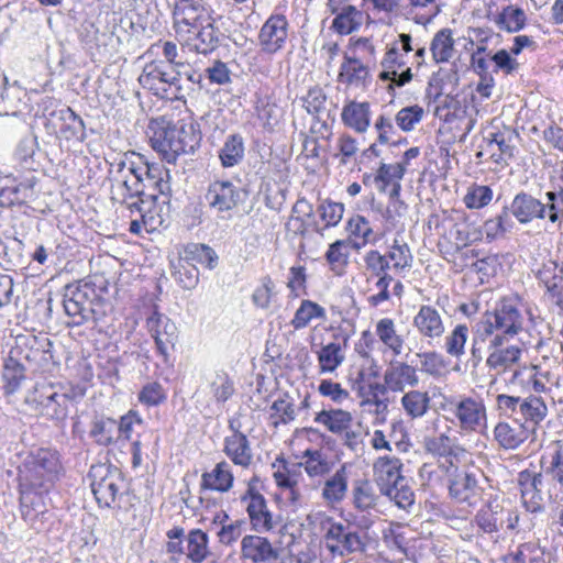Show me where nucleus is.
Listing matches in <instances>:
<instances>
[{"label": "nucleus", "mask_w": 563, "mask_h": 563, "mask_svg": "<svg viewBox=\"0 0 563 563\" xmlns=\"http://www.w3.org/2000/svg\"><path fill=\"white\" fill-rule=\"evenodd\" d=\"M139 162L126 157L118 163L117 175L112 179L111 199L126 205L130 213L142 212L145 206L152 207L158 195L172 194L170 172L161 164L143 162V156L132 153Z\"/></svg>", "instance_id": "f257e3e1"}, {"label": "nucleus", "mask_w": 563, "mask_h": 563, "mask_svg": "<svg viewBox=\"0 0 563 563\" xmlns=\"http://www.w3.org/2000/svg\"><path fill=\"white\" fill-rule=\"evenodd\" d=\"M523 314L510 298L497 301L472 324L470 362L477 367L483 361V345H505L523 329Z\"/></svg>", "instance_id": "f03ea898"}, {"label": "nucleus", "mask_w": 563, "mask_h": 563, "mask_svg": "<svg viewBox=\"0 0 563 563\" xmlns=\"http://www.w3.org/2000/svg\"><path fill=\"white\" fill-rule=\"evenodd\" d=\"M104 292L107 280L102 276L78 280L65 287L63 306L75 325L97 322L106 314Z\"/></svg>", "instance_id": "7ed1b4c3"}, {"label": "nucleus", "mask_w": 563, "mask_h": 563, "mask_svg": "<svg viewBox=\"0 0 563 563\" xmlns=\"http://www.w3.org/2000/svg\"><path fill=\"white\" fill-rule=\"evenodd\" d=\"M150 130L153 150L169 164L181 154L194 153L200 143V134L192 124L172 125L162 120L152 122Z\"/></svg>", "instance_id": "20e7f679"}, {"label": "nucleus", "mask_w": 563, "mask_h": 563, "mask_svg": "<svg viewBox=\"0 0 563 563\" xmlns=\"http://www.w3.org/2000/svg\"><path fill=\"white\" fill-rule=\"evenodd\" d=\"M82 388L66 389L59 384L42 382L35 384L25 397L26 405L38 416L63 422L68 417L69 404L84 397Z\"/></svg>", "instance_id": "39448f33"}, {"label": "nucleus", "mask_w": 563, "mask_h": 563, "mask_svg": "<svg viewBox=\"0 0 563 563\" xmlns=\"http://www.w3.org/2000/svg\"><path fill=\"white\" fill-rule=\"evenodd\" d=\"M509 207L514 218L521 224H528L534 219H548L550 223L561 228L563 222V189L545 192L544 200L521 191L514 197Z\"/></svg>", "instance_id": "423d86ee"}, {"label": "nucleus", "mask_w": 563, "mask_h": 563, "mask_svg": "<svg viewBox=\"0 0 563 563\" xmlns=\"http://www.w3.org/2000/svg\"><path fill=\"white\" fill-rule=\"evenodd\" d=\"M167 542L164 563H180L186 558L191 563H202L212 553L209 537L201 529H191L187 534L183 527H173L166 532Z\"/></svg>", "instance_id": "0eeeda50"}, {"label": "nucleus", "mask_w": 563, "mask_h": 563, "mask_svg": "<svg viewBox=\"0 0 563 563\" xmlns=\"http://www.w3.org/2000/svg\"><path fill=\"white\" fill-rule=\"evenodd\" d=\"M496 408L500 416L527 424L530 432H534L548 416L544 399L537 395L520 397L499 394L496 397Z\"/></svg>", "instance_id": "6e6552de"}, {"label": "nucleus", "mask_w": 563, "mask_h": 563, "mask_svg": "<svg viewBox=\"0 0 563 563\" xmlns=\"http://www.w3.org/2000/svg\"><path fill=\"white\" fill-rule=\"evenodd\" d=\"M89 477L92 494L100 507L110 508L117 498L122 496L121 490L125 483L118 468H111L106 464L96 465L90 468Z\"/></svg>", "instance_id": "1a4fd4ad"}, {"label": "nucleus", "mask_w": 563, "mask_h": 563, "mask_svg": "<svg viewBox=\"0 0 563 563\" xmlns=\"http://www.w3.org/2000/svg\"><path fill=\"white\" fill-rule=\"evenodd\" d=\"M59 467V459L55 452L48 449H38L25 461L21 474L32 488H41L45 483L53 481Z\"/></svg>", "instance_id": "9d476101"}, {"label": "nucleus", "mask_w": 563, "mask_h": 563, "mask_svg": "<svg viewBox=\"0 0 563 563\" xmlns=\"http://www.w3.org/2000/svg\"><path fill=\"white\" fill-rule=\"evenodd\" d=\"M449 405L463 431L475 432L486 427L487 409L481 397L460 396L451 399Z\"/></svg>", "instance_id": "9b49d317"}, {"label": "nucleus", "mask_w": 563, "mask_h": 563, "mask_svg": "<svg viewBox=\"0 0 563 563\" xmlns=\"http://www.w3.org/2000/svg\"><path fill=\"white\" fill-rule=\"evenodd\" d=\"M475 520L485 533H507L517 528L519 515L516 510L490 503L477 512Z\"/></svg>", "instance_id": "f8f14e48"}, {"label": "nucleus", "mask_w": 563, "mask_h": 563, "mask_svg": "<svg viewBox=\"0 0 563 563\" xmlns=\"http://www.w3.org/2000/svg\"><path fill=\"white\" fill-rule=\"evenodd\" d=\"M324 541L327 549L333 555L344 556L365 550V543L358 532L351 530L347 526L330 520L324 533Z\"/></svg>", "instance_id": "ddd939ff"}, {"label": "nucleus", "mask_w": 563, "mask_h": 563, "mask_svg": "<svg viewBox=\"0 0 563 563\" xmlns=\"http://www.w3.org/2000/svg\"><path fill=\"white\" fill-rule=\"evenodd\" d=\"M174 64L164 60H154L146 64L139 81L143 88L148 89L161 98L168 97V91L175 85Z\"/></svg>", "instance_id": "4468645a"}, {"label": "nucleus", "mask_w": 563, "mask_h": 563, "mask_svg": "<svg viewBox=\"0 0 563 563\" xmlns=\"http://www.w3.org/2000/svg\"><path fill=\"white\" fill-rule=\"evenodd\" d=\"M241 501L245 505L253 530L264 533L277 527L278 519L269 511L265 497L254 488L250 487Z\"/></svg>", "instance_id": "2eb2a0df"}, {"label": "nucleus", "mask_w": 563, "mask_h": 563, "mask_svg": "<svg viewBox=\"0 0 563 563\" xmlns=\"http://www.w3.org/2000/svg\"><path fill=\"white\" fill-rule=\"evenodd\" d=\"M208 207L218 212H229L241 202V190L230 180H214L205 194Z\"/></svg>", "instance_id": "dca6fc26"}, {"label": "nucleus", "mask_w": 563, "mask_h": 563, "mask_svg": "<svg viewBox=\"0 0 563 563\" xmlns=\"http://www.w3.org/2000/svg\"><path fill=\"white\" fill-rule=\"evenodd\" d=\"M412 327L429 343L439 341L445 333L443 314L432 305H421L412 318Z\"/></svg>", "instance_id": "f3484780"}, {"label": "nucleus", "mask_w": 563, "mask_h": 563, "mask_svg": "<svg viewBox=\"0 0 563 563\" xmlns=\"http://www.w3.org/2000/svg\"><path fill=\"white\" fill-rule=\"evenodd\" d=\"M146 327L155 340L163 361L168 363V347L173 346L177 339L176 324L167 316L153 311L146 320Z\"/></svg>", "instance_id": "a211bd4d"}, {"label": "nucleus", "mask_w": 563, "mask_h": 563, "mask_svg": "<svg viewBox=\"0 0 563 563\" xmlns=\"http://www.w3.org/2000/svg\"><path fill=\"white\" fill-rule=\"evenodd\" d=\"M406 65L404 54L399 53V47L393 46L385 55L382 67L383 70L379 74V79L383 81H389L387 90L391 93L395 87H402L412 79V73L409 67L401 70Z\"/></svg>", "instance_id": "6ab92c4d"}, {"label": "nucleus", "mask_w": 563, "mask_h": 563, "mask_svg": "<svg viewBox=\"0 0 563 563\" xmlns=\"http://www.w3.org/2000/svg\"><path fill=\"white\" fill-rule=\"evenodd\" d=\"M229 429L231 434L223 440V452L234 465L247 468L253 462L251 443L233 421H230Z\"/></svg>", "instance_id": "aec40b11"}, {"label": "nucleus", "mask_w": 563, "mask_h": 563, "mask_svg": "<svg viewBox=\"0 0 563 563\" xmlns=\"http://www.w3.org/2000/svg\"><path fill=\"white\" fill-rule=\"evenodd\" d=\"M384 382L393 393L416 388L420 383L418 368L404 361H393L384 373Z\"/></svg>", "instance_id": "412c9836"}, {"label": "nucleus", "mask_w": 563, "mask_h": 563, "mask_svg": "<svg viewBox=\"0 0 563 563\" xmlns=\"http://www.w3.org/2000/svg\"><path fill=\"white\" fill-rule=\"evenodd\" d=\"M241 554L253 563H275L279 560L280 550L265 537L247 534L241 541Z\"/></svg>", "instance_id": "4be33fe9"}, {"label": "nucleus", "mask_w": 563, "mask_h": 563, "mask_svg": "<svg viewBox=\"0 0 563 563\" xmlns=\"http://www.w3.org/2000/svg\"><path fill=\"white\" fill-rule=\"evenodd\" d=\"M406 174L404 164L382 162L375 173V187L380 194L388 195L393 201H399L401 180Z\"/></svg>", "instance_id": "5701e85b"}, {"label": "nucleus", "mask_w": 563, "mask_h": 563, "mask_svg": "<svg viewBox=\"0 0 563 563\" xmlns=\"http://www.w3.org/2000/svg\"><path fill=\"white\" fill-rule=\"evenodd\" d=\"M401 2L402 0H362L367 25L371 23L395 25L400 18Z\"/></svg>", "instance_id": "b1692460"}, {"label": "nucleus", "mask_w": 563, "mask_h": 563, "mask_svg": "<svg viewBox=\"0 0 563 563\" xmlns=\"http://www.w3.org/2000/svg\"><path fill=\"white\" fill-rule=\"evenodd\" d=\"M401 468L402 463L396 456L385 455L376 460L374 463V475L380 493L396 485L400 479L406 478L401 474Z\"/></svg>", "instance_id": "393cba45"}, {"label": "nucleus", "mask_w": 563, "mask_h": 563, "mask_svg": "<svg viewBox=\"0 0 563 563\" xmlns=\"http://www.w3.org/2000/svg\"><path fill=\"white\" fill-rule=\"evenodd\" d=\"M347 488L349 471L347 466L342 464L334 474L324 481L321 497L328 506L334 507L345 499Z\"/></svg>", "instance_id": "a878e982"}, {"label": "nucleus", "mask_w": 563, "mask_h": 563, "mask_svg": "<svg viewBox=\"0 0 563 563\" xmlns=\"http://www.w3.org/2000/svg\"><path fill=\"white\" fill-rule=\"evenodd\" d=\"M371 118L369 102L349 101L342 108L341 120L343 124L356 133H365L368 130Z\"/></svg>", "instance_id": "bb28decb"}, {"label": "nucleus", "mask_w": 563, "mask_h": 563, "mask_svg": "<svg viewBox=\"0 0 563 563\" xmlns=\"http://www.w3.org/2000/svg\"><path fill=\"white\" fill-rule=\"evenodd\" d=\"M494 439L505 450H515L519 448L531 433L529 427L521 422L500 421L494 428Z\"/></svg>", "instance_id": "cd10ccee"}, {"label": "nucleus", "mask_w": 563, "mask_h": 563, "mask_svg": "<svg viewBox=\"0 0 563 563\" xmlns=\"http://www.w3.org/2000/svg\"><path fill=\"white\" fill-rule=\"evenodd\" d=\"M46 506L40 494L33 492L22 493L21 514L24 521L33 529L40 531L44 528Z\"/></svg>", "instance_id": "c85d7f7f"}, {"label": "nucleus", "mask_w": 563, "mask_h": 563, "mask_svg": "<svg viewBox=\"0 0 563 563\" xmlns=\"http://www.w3.org/2000/svg\"><path fill=\"white\" fill-rule=\"evenodd\" d=\"M198 9L191 0H179L174 10V25L177 33L201 35L202 32L197 24Z\"/></svg>", "instance_id": "c756f323"}, {"label": "nucleus", "mask_w": 563, "mask_h": 563, "mask_svg": "<svg viewBox=\"0 0 563 563\" xmlns=\"http://www.w3.org/2000/svg\"><path fill=\"white\" fill-rule=\"evenodd\" d=\"M489 355L486 358V365L497 374L504 373L514 366L521 357L522 350L518 345H497L489 346Z\"/></svg>", "instance_id": "7c9ffc66"}, {"label": "nucleus", "mask_w": 563, "mask_h": 563, "mask_svg": "<svg viewBox=\"0 0 563 563\" xmlns=\"http://www.w3.org/2000/svg\"><path fill=\"white\" fill-rule=\"evenodd\" d=\"M52 115L63 122L60 135L67 141L82 142L86 139V126L82 119L69 107L53 111Z\"/></svg>", "instance_id": "2f4dec72"}, {"label": "nucleus", "mask_w": 563, "mask_h": 563, "mask_svg": "<svg viewBox=\"0 0 563 563\" xmlns=\"http://www.w3.org/2000/svg\"><path fill=\"white\" fill-rule=\"evenodd\" d=\"M234 482L231 465L227 461L216 464L211 472H206L201 476V488L217 490L220 493L229 492Z\"/></svg>", "instance_id": "473e14b6"}, {"label": "nucleus", "mask_w": 563, "mask_h": 563, "mask_svg": "<svg viewBox=\"0 0 563 563\" xmlns=\"http://www.w3.org/2000/svg\"><path fill=\"white\" fill-rule=\"evenodd\" d=\"M375 333L379 341L388 349L394 356L402 354L405 338L398 333L396 323L391 318H382L375 325Z\"/></svg>", "instance_id": "72a5a7b5"}, {"label": "nucleus", "mask_w": 563, "mask_h": 563, "mask_svg": "<svg viewBox=\"0 0 563 563\" xmlns=\"http://www.w3.org/2000/svg\"><path fill=\"white\" fill-rule=\"evenodd\" d=\"M449 490L456 501L471 504L477 495V479L472 473L456 472L450 481Z\"/></svg>", "instance_id": "f704fd0d"}, {"label": "nucleus", "mask_w": 563, "mask_h": 563, "mask_svg": "<svg viewBox=\"0 0 563 563\" xmlns=\"http://www.w3.org/2000/svg\"><path fill=\"white\" fill-rule=\"evenodd\" d=\"M335 13L336 16L333 20L332 27L340 35H349L358 31L366 19L364 10H358L354 5L343 7L340 12L338 10Z\"/></svg>", "instance_id": "c9c22d12"}, {"label": "nucleus", "mask_w": 563, "mask_h": 563, "mask_svg": "<svg viewBox=\"0 0 563 563\" xmlns=\"http://www.w3.org/2000/svg\"><path fill=\"white\" fill-rule=\"evenodd\" d=\"M431 398L427 391L411 389L400 399L401 407L410 419L422 418L430 409Z\"/></svg>", "instance_id": "e433bc0d"}, {"label": "nucleus", "mask_w": 563, "mask_h": 563, "mask_svg": "<svg viewBox=\"0 0 563 563\" xmlns=\"http://www.w3.org/2000/svg\"><path fill=\"white\" fill-rule=\"evenodd\" d=\"M244 154V140L240 134L234 133L227 136L219 151V158L221 165L228 168L239 165L243 161Z\"/></svg>", "instance_id": "4c0bfd02"}, {"label": "nucleus", "mask_w": 563, "mask_h": 563, "mask_svg": "<svg viewBox=\"0 0 563 563\" xmlns=\"http://www.w3.org/2000/svg\"><path fill=\"white\" fill-rule=\"evenodd\" d=\"M353 417L351 412L343 409L321 410L314 417V421L327 428L328 431L334 434L343 433L349 429Z\"/></svg>", "instance_id": "58836bf2"}, {"label": "nucleus", "mask_w": 563, "mask_h": 563, "mask_svg": "<svg viewBox=\"0 0 563 563\" xmlns=\"http://www.w3.org/2000/svg\"><path fill=\"white\" fill-rule=\"evenodd\" d=\"M366 282L369 284L375 278L391 276L393 268L383 253L378 250H369L363 256Z\"/></svg>", "instance_id": "ea45409f"}, {"label": "nucleus", "mask_w": 563, "mask_h": 563, "mask_svg": "<svg viewBox=\"0 0 563 563\" xmlns=\"http://www.w3.org/2000/svg\"><path fill=\"white\" fill-rule=\"evenodd\" d=\"M368 77V68L357 58L349 55L344 56L341 65L339 80L347 85L360 87L364 85Z\"/></svg>", "instance_id": "a19ab883"}, {"label": "nucleus", "mask_w": 563, "mask_h": 563, "mask_svg": "<svg viewBox=\"0 0 563 563\" xmlns=\"http://www.w3.org/2000/svg\"><path fill=\"white\" fill-rule=\"evenodd\" d=\"M89 434L98 445H111L119 440L118 422L112 418H98L92 421Z\"/></svg>", "instance_id": "79ce46f5"}, {"label": "nucleus", "mask_w": 563, "mask_h": 563, "mask_svg": "<svg viewBox=\"0 0 563 563\" xmlns=\"http://www.w3.org/2000/svg\"><path fill=\"white\" fill-rule=\"evenodd\" d=\"M384 255L387 256L395 273L410 269L412 266V253L409 245L402 240L395 239Z\"/></svg>", "instance_id": "37998d69"}, {"label": "nucleus", "mask_w": 563, "mask_h": 563, "mask_svg": "<svg viewBox=\"0 0 563 563\" xmlns=\"http://www.w3.org/2000/svg\"><path fill=\"white\" fill-rule=\"evenodd\" d=\"M470 338V329L466 323H457L444 336V351L448 355L460 360L465 354L466 343Z\"/></svg>", "instance_id": "c03bdc74"}, {"label": "nucleus", "mask_w": 563, "mask_h": 563, "mask_svg": "<svg viewBox=\"0 0 563 563\" xmlns=\"http://www.w3.org/2000/svg\"><path fill=\"white\" fill-rule=\"evenodd\" d=\"M300 465L310 477H322L330 473L332 463L321 450H306Z\"/></svg>", "instance_id": "a18cd8bd"}, {"label": "nucleus", "mask_w": 563, "mask_h": 563, "mask_svg": "<svg viewBox=\"0 0 563 563\" xmlns=\"http://www.w3.org/2000/svg\"><path fill=\"white\" fill-rule=\"evenodd\" d=\"M319 372L321 374L333 373L345 360L340 343H329L318 351Z\"/></svg>", "instance_id": "49530a36"}, {"label": "nucleus", "mask_w": 563, "mask_h": 563, "mask_svg": "<svg viewBox=\"0 0 563 563\" xmlns=\"http://www.w3.org/2000/svg\"><path fill=\"white\" fill-rule=\"evenodd\" d=\"M487 150L490 152V158L494 163L500 164L508 158L514 157L515 146L511 144V137H506L501 132L492 133L487 137Z\"/></svg>", "instance_id": "de8ad7c7"}, {"label": "nucleus", "mask_w": 563, "mask_h": 563, "mask_svg": "<svg viewBox=\"0 0 563 563\" xmlns=\"http://www.w3.org/2000/svg\"><path fill=\"white\" fill-rule=\"evenodd\" d=\"M325 309L319 303L305 299L296 310L290 324L296 329L306 328L313 319H325Z\"/></svg>", "instance_id": "09e8293b"}, {"label": "nucleus", "mask_w": 563, "mask_h": 563, "mask_svg": "<svg viewBox=\"0 0 563 563\" xmlns=\"http://www.w3.org/2000/svg\"><path fill=\"white\" fill-rule=\"evenodd\" d=\"M187 262H196L209 269L218 264V255L212 247L207 244L191 243L185 249V258Z\"/></svg>", "instance_id": "8fccbe9b"}, {"label": "nucleus", "mask_w": 563, "mask_h": 563, "mask_svg": "<svg viewBox=\"0 0 563 563\" xmlns=\"http://www.w3.org/2000/svg\"><path fill=\"white\" fill-rule=\"evenodd\" d=\"M496 23L501 31L519 32L526 24V13L520 8L508 5L497 15Z\"/></svg>", "instance_id": "3c124183"}, {"label": "nucleus", "mask_w": 563, "mask_h": 563, "mask_svg": "<svg viewBox=\"0 0 563 563\" xmlns=\"http://www.w3.org/2000/svg\"><path fill=\"white\" fill-rule=\"evenodd\" d=\"M382 494L389 497L399 508L402 509H407L415 503V493L407 478L400 479V482L390 488H386Z\"/></svg>", "instance_id": "603ef678"}, {"label": "nucleus", "mask_w": 563, "mask_h": 563, "mask_svg": "<svg viewBox=\"0 0 563 563\" xmlns=\"http://www.w3.org/2000/svg\"><path fill=\"white\" fill-rule=\"evenodd\" d=\"M349 256V245L343 240H338L330 244L325 253L327 262L336 274H340L347 265Z\"/></svg>", "instance_id": "864d4df0"}, {"label": "nucleus", "mask_w": 563, "mask_h": 563, "mask_svg": "<svg viewBox=\"0 0 563 563\" xmlns=\"http://www.w3.org/2000/svg\"><path fill=\"white\" fill-rule=\"evenodd\" d=\"M353 504L358 510H367L375 506L376 495L368 481L360 479L353 486Z\"/></svg>", "instance_id": "5fc2aeb1"}, {"label": "nucleus", "mask_w": 563, "mask_h": 563, "mask_svg": "<svg viewBox=\"0 0 563 563\" xmlns=\"http://www.w3.org/2000/svg\"><path fill=\"white\" fill-rule=\"evenodd\" d=\"M210 393L219 404L225 402L234 393L233 380L225 372H217L210 382Z\"/></svg>", "instance_id": "6e6d98bb"}, {"label": "nucleus", "mask_w": 563, "mask_h": 563, "mask_svg": "<svg viewBox=\"0 0 563 563\" xmlns=\"http://www.w3.org/2000/svg\"><path fill=\"white\" fill-rule=\"evenodd\" d=\"M25 378L24 366L14 357H9L3 368V379L5 380V389L8 393H14Z\"/></svg>", "instance_id": "4d7b16f0"}, {"label": "nucleus", "mask_w": 563, "mask_h": 563, "mask_svg": "<svg viewBox=\"0 0 563 563\" xmlns=\"http://www.w3.org/2000/svg\"><path fill=\"white\" fill-rule=\"evenodd\" d=\"M318 212L324 222V229L336 227L342 220L344 205L332 200H324L319 205Z\"/></svg>", "instance_id": "13d9d810"}, {"label": "nucleus", "mask_w": 563, "mask_h": 563, "mask_svg": "<svg viewBox=\"0 0 563 563\" xmlns=\"http://www.w3.org/2000/svg\"><path fill=\"white\" fill-rule=\"evenodd\" d=\"M174 276L176 282L184 289H194L199 282L198 268L194 264L187 262L186 260L179 262V265L176 267V271L174 272Z\"/></svg>", "instance_id": "bf43d9fd"}, {"label": "nucleus", "mask_w": 563, "mask_h": 563, "mask_svg": "<svg viewBox=\"0 0 563 563\" xmlns=\"http://www.w3.org/2000/svg\"><path fill=\"white\" fill-rule=\"evenodd\" d=\"M514 377L523 384L526 388H531L536 393H542L547 389L544 375L541 374L536 366L526 367L516 372Z\"/></svg>", "instance_id": "052dcab7"}, {"label": "nucleus", "mask_w": 563, "mask_h": 563, "mask_svg": "<svg viewBox=\"0 0 563 563\" xmlns=\"http://www.w3.org/2000/svg\"><path fill=\"white\" fill-rule=\"evenodd\" d=\"M493 199V190L488 186L475 185L470 188L464 197V202L470 209L486 207Z\"/></svg>", "instance_id": "680f3d73"}, {"label": "nucleus", "mask_w": 563, "mask_h": 563, "mask_svg": "<svg viewBox=\"0 0 563 563\" xmlns=\"http://www.w3.org/2000/svg\"><path fill=\"white\" fill-rule=\"evenodd\" d=\"M423 109L420 106H410L402 108L396 114L395 121L397 125L405 132L415 129V125L422 120Z\"/></svg>", "instance_id": "e2e57ef3"}, {"label": "nucleus", "mask_w": 563, "mask_h": 563, "mask_svg": "<svg viewBox=\"0 0 563 563\" xmlns=\"http://www.w3.org/2000/svg\"><path fill=\"white\" fill-rule=\"evenodd\" d=\"M485 47H478L475 53L472 54L471 64L474 71L479 76L481 79L485 77H494V66L489 54H485Z\"/></svg>", "instance_id": "0e129e2a"}, {"label": "nucleus", "mask_w": 563, "mask_h": 563, "mask_svg": "<svg viewBox=\"0 0 563 563\" xmlns=\"http://www.w3.org/2000/svg\"><path fill=\"white\" fill-rule=\"evenodd\" d=\"M417 357L420 360L421 371L438 376L444 367L443 356L435 351L419 352Z\"/></svg>", "instance_id": "69168bd1"}, {"label": "nucleus", "mask_w": 563, "mask_h": 563, "mask_svg": "<svg viewBox=\"0 0 563 563\" xmlns=\"http://www.w3.org/2000/svg\"><path fill=\"white\" fill-rule=\"evenodd\" d=\"M274 282L269 276H264L261 279V285L254 290L252 295L253 303L261 309H267L271 305V299L274 294Z\"/></svg>", "instance_id": "338daca9"}, {"label": "nucleus", "mask_w": 563, "mask_h": 563, "mask_svg": "<svg viewBox=\"0 0 563 563\" xmlns=\"http://www.w3.org/2000/svg\"><path fill=\"white\" fill-rule=\"evenodd\" d=\"M545 474L551 479L563 487V443H558L551 453L550 465L545 468Z\"/></svg>", "instance_id": "774afa93"}]
</instances>
